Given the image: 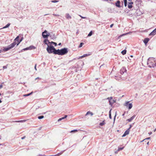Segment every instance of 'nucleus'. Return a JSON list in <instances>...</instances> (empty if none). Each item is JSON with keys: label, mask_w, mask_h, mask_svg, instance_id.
Masks as SVG:
<instances>
[{"label": "nucleus", "mask_w": 156, "mask_h": 156, "mask_svg": "<svg viewBox=\"0 0 156 156\" xmlns=\"http://www.w3.org/2000/svg\"><path fill=\"white\" fill-rule=\"evenodd\" d=\"M3 69H6L7 68V67L6 66H4L3 67Z\"/></svg>", "instance_id": "obj_44"}, {"label": "nucleus", "mask_w": 156, "mask_h": 156, "mask_svg": "<svg viewBox=\"0 0 156 156\" xmlns=\"http://www.w3.org/2000/svg\"><path fill=\"white\" fill-rule=\"evenodd\" d=\"M125 113H126V112H124V113L122 115V116H124L125 114Z\"/></svg>", "instance_id": "obj_57"}, {"label": "nucleus", "mask_w": 156, "mask_h": 156, "mask_svg": "<svg viewBox=\"0 0 156 156\" xmlns=\"http://www.w3.org/2000/svg\"><path fill=\"white\" fill-rule=\"evenodd\" d=\"M156 131V128L154 130V132H155Z\"/></svg>", "instance_id": "obj_59"}, {"label": "nucleus", "mask_w": 156, "mask_h": 156, "mask_svg": "<svg viewBox=\"0 0 156 156\" xmlns=\"http://www.w3.org/2000/svg\"><path fill=\"white\" fill-rule=\"evenodd\" d=\"M92 34V31H91L89 34L88 35V36H91Z\"/></svg>", "instance_id": "obj_31"}, {"label": "nucleus", "mask_w": 156, "mask_h": 156, "mask_svg": "<svg viewBox=\"0 0 156 156\" xmlns=\"http://www.w3.org/2000/svg\"><path fill=\"white\" fill-rule=\"evenodd\" d=\"M107 99L109 100V104L111 106H112L113 104L115 102V101L113 99H112V97L108 98Z\"/></svg>", "instance_id": "obj_9"}, {"label": "nucleus", "mask_w": 156, "mask_h": 156, "mask_svg": "<svg viewBox=\"0 0 156 156\" xmlns=\"http://www.w3.org/2000/svg\"><path fill=\"white\" fill-rule=\"evenodd\" d=\"M58 2V1L56 0H52L51 1V2L53 3H56Z\"/></svg>", "instance_id": "obj_38"}, {"label": "nucleus", "mask_w": 156, "mask_h": 156, "mask_svg": "<svg viewBox=\"0 0 156 156\" xmlns=\"http://www.w3.org/2000/svg\"><path fill=\"white\" fill-rule=\"evenodd\" d=\"M42 37L44 38H47L49 36L51 37V35H50V34L48 32V31L46 30H44L42 32Z\"/></svg>", "instance_id": "obj_5"}, {"label": "nucleus", "mask_w": 156, "mask_h": 156, "mask_svg": "<svg viewBox=\"0 0 156 156\" xmlns=\"http://www.w3.org/2000/svg\"><path fill=\"white\" fill-rule=\"evenodd\" d=\"M111 110H112V109H111L109 111V115H111Z\"/></svg>", "instance_id": "obj_45"}, {"label": "nucleus", "mask_w": 156, "mask_h": 156, "mask_svg": "<svg viewBox=\"0 0 156 156\" xmlns=\"http://www.w3.org/2000/svg\"><path fill=\"white\" fill-rule=\"evenodd\" d=\"M150 139V137H148V138H146L144 140H142V141H145V140H148V139Z\"/></svg>", "instance_id": "obj_42"}, {"label": "nucleus", "mask_w": 156, "mask_h": 156, "mask_svg": "<svg viewBox=\"0 0 156 156\" xmlns=\"http://www.w3.org/2000/svg\"><path fill=\"white\" fill-rule=\"evenodd\" d=\"M149 40H150V39L149 38H145L144 39L143 41H144V44L145 45H146L147 44L148 42V41H149Z\"/></svg>", "instance_id": "obj_16"}, {"label": "nucleus", "mask_w": 156, "mask_h": 156, "mask_svg": "<svg viewBox=\"0 0 156 156\" xmlns=\"http://www.w3.org/2000/svg\"><path fill=\"white\" fill-rule=\"evenodd\" d=\"M2 87V85L1 84L0 85V89H1Z\"/></svg>", "instance_id": "obj_52"}, {"label": "nucleus", "mask_w": 156, "mask_h": 156, "mask_svg": "<svg viewBox=\"0 0 156 156\" xmlns=\"http://www.w3.org/2000/svg\"><path fill=\"white\" fill-rule=\"evenodd\" d=\"M132 125H129V128L128 129H129V131H130V129L131 128V127H132Z\"/></svg>", "instance_id": "obj_40"}, {"label": "nucleus", "mask_w": 156, "mask_h": 156, "mask_svg": "<svg viewBox=\"0 0 156 156\" xmlns=\"http://www.w3.org/2000/svg\"><path fill=\"white\" fill-rule=\"evenodd\" d=\"M135 115H134L132 116L130 118L127 119V121L129 122H130L135 118Z\"/></svg>", "instance_id": "obj_18"}, {"label": "nucleus", "mask_w": 156, "mask_h": 156, "mask_svg": "<svg viewBox=\"0 0 156 156\" xmlns=\"http://www.w3.org/2000/svg\"><path fill=\"white\" fill-rule=\"evenodd\" d=\"M71 67H72V69H75V66H73Z\"/></svg>", "instance_id": "obj_54"}, {"label": "nucleus", "mask_w": 156, "mask_h": 156, "mask_svg": "<svg viewBox=\"0 0 156 156\" xmlns=\"http://www.w3.org/2000/svg\"><path fill=\"white\" fill-rule=\"evenodd\" d=\"M83 64V62L82 61H79L75 65V68H76V69L75 70V71L76 72H77V70H79L78 68L80 67V65H82Z\"/></svg>", "instance_id": "obj_6"}, {"label": "nucleus", "mask_w": 156, "mask_h": 156, "mask_svg": "<svg viewBox=\"0 0 156 156\" xmlns=\"http://www.w3.org/2000/svg\"><path fill=\"white\" fill-rule=\"evenodd\" d=\"M65 151V150H64V151H62V152H60V153H58L57 154H56V155H58H58H60L61 154H62L63 153V152L64 151Z\"/></svg>", "instance_id": "obj_35"}, {"label": "nucleus", "mask_w": 156, "mask_h": 156, "mask_svg": "<svg viewBox=\"0 0 156 156\" xmlns=\"http://www.w3.org/2000/svg\"><path fill=\"white\" fill-rule=\"evenodd\" d=\"M41 78H40L39 77H37V78H36V79H35V80H37V79H40Z\"/></svg>", "instance_id": "obj_55"}, {"label": "nucleus", "mask_w": 156, "mask_h": 156, "mask_svg": "<svg viewBox=\"0 0 156 156\" xmlns=\"http://www.w3.org/2000/svg\"><path fill=\"white\" fill-rule=\"evenodd\" d=\"M109 115V118L110 119H112V116H111V115Z\"/></svg>", "instance_id": "obj_48"}, {"label": "nucleus", "mask_w": 156, "mask_h": 156, "mask_svg": "<svg viewBox=\"0 0 156 156\" xmlns=\"http://www.w3.org/2000/svg\"><path fill=\"white\" fill-rule=\"evenodd\" d=\"M61 43H59L58 44V45H61Z\"/></svg>", "instance_id": "obj_60"}, {"label": "nucleus", "mask_w": 156, "mask_h": 156, "mask_svg": "<svg viewBox=\"0 0 156 156\" xmlns=\"http://www.w3.org/2000/svg\"><path fill=\"white\" fill-rule=\"evenodd\" d=\"M90 115L91 116H92L93 115V114L92 112H91L89 111L87 112L86 114L85 115L86 116L87 115Z\"/></svg>", "instance_id": "obj_19"}, {"label": "nucleus", "mask_w": 156, "mask_h": 156, "mask_svg": "<svg viewBox=\"0 0 156 156\" xmlns=\"http://www.w3.org/2000/svg\"><path fill=\"white\" fill-rule=\"evenodd\" d=\"M129 129H127L124 132V133L122 135V137H124L126 135H128L129 132Z\"/></svg>", "instance_id": "obj_12"}, {"label": "nucleus", "mask_w": 156, "mask_h": 156, "mask_svg": "<svg viewBox=\"0 0 156 156\" xmlns=\"http://www.w3.org/2000/svg\"><path fill=\"white\" fill-rule=\"evenodd\" d=\"M3 51H4L3 50L2 51L0 49V53L2 52Z\"/></svg>", "instance_id": "obj_56"}, {"label": "nucleus", "mask_w": 156, "mask_h": 156, "mask_svg": "<svg viewBox=\"0 0 156 156\" xmlns=\"http://www.w3.org/2000/svg\"><path fill=\"white\" fill-rule=\"evenodd\" d=\"M68 51V49L67 48H64L61 49H58L56 50V54L59 55H63L66 54Z\"/></svg>", "instance_id": "obj_3"}, {"label": "nucleus", "mask_w": 156, "mask_h": 156, "mask_svg": "<svg viewBox=\"0 0 156 156\" xmlns=\"http://www.w3.org/2000/svg\"><path fill=\"white\" fill-rule=\"evenodd\" d=\"M115 6L118 7L120 8L121 7L120 5V2L119 0H118L115 3Z\"/></svg>", "instance_id": "obj_11"}, {"label": "nucleus", "mask_w": 156, "mask_h": 156, "mask_svg": "<svg viewBox=\"0 0 156 156\" xmlns=\"http://www.w3.org/2000/svg\"><path fill=\"white\" fill-rule=\"evenodd\" d=\"M90 55V54H84L83 55L79 57V58H78L77 59H81L83 57H85L86 56H88Z\"/></svg>", "instance_id": "obj_17"}, {"label": "nucleus", "mask_w": 156, "mask_h": 156, "mask_svg": "<svg viewBox=\"0 0 156 156\" xmlns=\"http://www.w3.org/2000/svg\"><path fill=\"white\" fill-rule=\"evenodd\" d=\"M44 118V116L43 115H41L39 116L38 117V118L39 119H41Z\"/></svg>", "instance_id": "obj_28"}, {"label": "nucleus", "mask_w": 156, "mask_h": 156, "mask_svg": "<svg viewBox=\"0 0 156 156\" xmlns=\"http://www.w3.org/2000/svg\"><path fill=\"white\" fill-rule=\"evenodd\" d=\"M124 147H118V151H120L122 150L123 149Z\"/></svg>", "instance_id": "obj_30"}, {"label": "nucleus", "mask_w": 156, "mask_h": 156, "mask_svg": "<svg viewBox=\"0 0 156 156\" xmlns=\"http://www.w3.org/2000/svg\"><path fill=\"white\" fill-rule=\"evenodd\" d=\"M65 17L68 20L72 18L71 16L69 13H67L66 14Z\"/></svg>", "instance_id": "obj_15"}, {"label": "nucleus", "mask_w": 156, "mask_h": 156, "mask_svg": "<svg viewBox=\"0 0 156 156\" xmlns=\"http://www.w3.org/2000/svg\"><path fill=\"white\" fill-rule=\"evenodd\" d=\"M120 73L122 75L124 73H126L127 70L126 68L124 67H123L120 70Z\"/></svg>", "instance_id": "obj_10"}, {"label": "nucleus", "mask_w": 156, "mask_h": 156, "mask_svg": "<svg viewBox=\"0 0 156 156\" xmlns=\"http://www.w3.org/2000/svg\"><path fill=\"white\" fill-rule=\"evenodd\" d=\"M10 25V23H9L6 24L5 26L2 29H5L8 27Z\"/></svg>", "instance_id": "obj_21"}, {"label": "nucleus", "mask_w": 156, "mask_h": 156, "mask_svg": "<svg viewBox=\"0 0 156 156\" xmlns=\"http://www.w3.org/2000/svg\"><path fill=\"white\" fill-rule=\"evenodd\" d=\"M47 52L49 53H53L54 54L56 55V50L54 47L52 45H48L46 49Z\"/></svg>", "instance_id": "obj_4"}, {"label": "nucleus", "mask_w": 156, "mask_h": 156, "mask_svg": "<svg viewBox=\"0 0 156 156\" xmlns=\"http://www.w3.org/2000/svg\"><path fill=\"white\" fill-rule=\"evenodd\" d=\"M77 131V129H74L72 130H71L70 132L71 133H75Z\"/></svg>", "instance_id": "obj_33"}, {"label": "nucleus", "mask_w": 156, "mask_h": 156, "mask_svg": "<svg viewBox=\"0 0 156 156\" xmlns=\"http://www.w3.org/2000/svg\"><path fill=\"white\" fill-rule=\"evenodd\" d=\"M118 151H118V150H117V151H115V154H117Z\"/></svg>", "instance_id": "obj_51"}, {"label": "nucleus", "mask_w": 156, "mask_h": 156, "mask_svg": "<svg viewBox=\"0 0 156 156\" xmlns=\"http://www.w3.org/2000/svg\"><path fill=\"white\" fill-rule=\"evenodd\" d=\"M33 93V92H32L31 93L27 94H23V96L24 97H27L30 96V95H31L32 93Z\"/></svg>", "instance_id": "obj_23"}, {"label": "nucleus", "mask_w": 156, "mask_h": 156, "mask_svg": "<svg viewBox=\"0 0 156 156\" xmlns=\"http://www.w3.org/2000/svg\"><path fill=\"white\" fill-rule=\"evenodd\" d=\"M41 128H42V127H40V128H39V129H38V130H41Z\"/></svg>", "instance_id": "obj_50"}, {"label": "nucleus", "mask_w": 156, "mask_h": 156, "mask_svg": "<svg viewBox=\"0 0 156 156\" xmlns=\"http://www.w3.org/2000/svg\"><path fill=\"white\" fill-rule=\"evenodd\" d=\"M36 66H37V65L36 64H35V66H34V69H35V70H37V68H36Z\"/></svg>", "instance_id": "obj_46"}, {"label": "nucleus", "mask_w": 156, "mask_h": 156, "mask_svg": "<svg viewBox=\"0 0 156 156\" xmlns=\"http://www.w3.org/2000/svg\"><path fill=\"white\" fill-rule=\"evenodd\" d=\"M156 34V30L155 29L153 30L149 34V36H154Z\"/></svg>", "instance_id": "obj_13"}, {"label": "nucleus", "mask_w": 156, "mask_h": 156, "mask_svg": "<svg viewBox=\"0 0 156 156\" xmlns=\"http://www.w3.org/2000/svg\"><path fill=\"white\" fill-rule=\"evenodd\" d=\"M26 137V136H24L22 137H21V139L22 140H23Z\"/></svg>", "instance_id": "obj_47"}, {"label": "nucleus", "mask_w": 156, "mask_h": 156, "mask_svg": "<svg viewBox=\"0 0 156 156\" xmlns=\"http://www.w3.org/2000/svg\"><path fill=\"white\" fill-rule=\"evenodd\" d=\"M50 43H51L50 44H53V45H55V46H56L57 45V43L55 42L51 41V42H50Z\"/></svg>", "instance_id": "obj_29"}, {"label": "nucleus", "mask_w": 156, "mask_h": 156, "mask_svg": "<svg viewBox=\"0 0 156 156\" xmlns=\"http://www.w3.org/2000/svg\"><path fill=\"white\" fill-rule=\"evenodd\" d=\"M124 105L127 107H128V109H131L133 105L132 103H129V101H128L126 102L124 104Z\"/></svg>", "instance_id": "obj_7"}, {"label": "nucleus", "mask_w": 156, "mask_h": 156, "mask_svg": "<svg viewBox=\"0 0 156 156\" xmlns=\"http://www.w3.org/2000/svg\"><path fill=\"white\" fill-rule=\"evenodd\" d=\"M116 116V113L115 115L114 116V122H115Z\"/></svg>", "instance_id": "obj_43"}, {"label": "nucleus", "mask_w": 156, "mask_h": 156, "mask_svg": "<svg viewBox=\"0 0 156 156\" xmlns=\"http://www.w3.org/2000/svg\"><path fill=\"white\" fill-rule=\"evenodd\" d=\"M135 10H136V14L137 16H140L142 14V12L139 9V6H136V8L134 7Z\"/></svg>", "instance_id": "obj_8"}, {"label": "nucleus", "mask_w": 156, "mask_h": 156, "mask_svg": "<svg viewBox=\"0 0 156 156\" xmlns=\"http://www.w3.org/2000/svg\"><path fill=\"white\" fill-rule=\"evenodd\" d=\"M79 16H80L82 19H86L87 18L86 17L82 16H81L80 15H79Z\"/></svg>", "instance_id": "obj_39"}, {"label": "nucleus", "mask_w": 156, "mask_h": 156, "mask_svg": "<svg viewBox=\"0 0 156 156\" xmlns=\"http://www.w3.org/2000/svg\"><path fill=\"white\" fill-rule=\"evenodd\" d=\"M67 117V115H65L64 117H62L61 118L59 119L58 120V121H60L62 120V119H65Z\"/></svg>", "instance_id": "obj_20"}, {"label": "nucleus", "mask_w": 156, "mask_h": 156, "mask_svg": "<svg viewBox=\"0 0 156 156\" xmlns=\"http://www.w3.org/2000/svg\"><path fill=\"white\" fill-rule=\"evenodd\" d=\"M23 37L22 38H21V39H20V41L18 42V43L17 44V46L20 43V42L22 41L23 40Z\"/></svg>", "instance_id": "obj_37"}, {"label": "nucleus", "mask_w": 156, "mask_h": 156, "mask_svg": "<svg viewBox=\"0 0 156 156\" xmlns=\"http://www.w3.org/2000/svg\"><path fill=\"white\" fill-rule=\"evenodd\" d=\"M126 49L122 50L121 52V53L123 55H124L126 53Z\"/></svg>", "instance_id": "obj_24"}, {"label": "nucleus", "mask_w": 156, "mask_h": 156, "mask_svg": "<svg viewBox=\"0 0 156 156\" xmlns=\"http://www.w3.org/2000/svg\"><path fill=\"white\" fill-rule=\"evenodd\" d=\"M147 65L150 68L154 67L156 66V60L153 58H148Z\"/></svg>", "instance_id": "obj_2"}, {"label": "nucleus", "mask_w": 156, "mask_h": 156, "mask_svg": "<svg viewBox=\"0 0 156 156\" xmlns=\"http://www.w3.org/2000/svg\"><path fill=\"white\" fill-rule=\"evenodd\" d=\"M152 132H149V133H148V134H149L150 135H151V134H152Z\"/></svg>", "instance_id": "obj_53"}, {"label": "nucleus", "mask_w": 156, "mask_h": 156, "mask_svg": "<svg viewBox=\"0 0 156 156\" xmlns=\"http://www.w3.org/2000/svg\"><path fill=\"white\" fill-rule=\"evenodd\" d=\"M29 50V47H27V48H24V49H23L22 50V51H23L27 50Z\"/></svg>", "instance_id": "obj_34"}, {"label": "nucleus", "mask_w": 156, "mask_h": 156, "mask_svg": "<svg viewBox=\"0 0 156 156\" xmlns=\"http://www.w3.org/2000/svg\"><path fill=\"white\" fill-rule=\"evenodd\" d=\"M128 1H132V0H128Z\"/></svg>", "instance_id": "obj_64"}, {"label": "nucleus", "mask_w": 156, "mask_h": 156, "mask_svg": "<svg viewBox=\"0 0 156 156\" xmlns=\"http://www.w3.org/2000/svg\"><path fill=\"white\" fill-rule=\"evenodd\" d=\"M113 25H114L113 24H111L110 25V27L111 28H112L113 27Z\"/></svg>", "instance_id": "obj_49"}, {"label": "nucleus", "mask_w": 156, "mask_h": 156, "mask_svg": "<svg viewBox=\"0 0 156 156\" xmlns=\"http://www.w3.org/2000/svg\"><path fill=\"white\" fill-rule=\"evenodd\" d=\"M133 6L132 5L128 4V7L129 9H131L133 7Z\"/></svg>", "instance_id": "obj_32"}, {"label": "nucleus", "mask_w": 156, "mask_h": 156, "mask_svg": "<svg viewBox=\"0 0 156 156\" xmlns=\"http://www.w3.org/2000/svg\"><path fill=\"white\" fill-rule=\"evenodd\" d=\"M29 50H32L35 49V47L33 45L30 46V47H28Z\"/></svg>", "instance_id": "obj_22"}, {"label": "nucleus", "mask_w": 156, "mask_h": 156, "mask_svg": "<svg viewBox=\"0 0 156 156\" xmlns=\"http://www.w3.org/2000/svg\"><path fill=\"white\" fill-rule=\"evenodd\" d=\"M133 4V2H128V4L131 5H132Z\"/></svg>", "instance_id": "obj_41"}, {"label": "nucleus", "mask_w": 156, "mask_h": 156, "mask_svg": "<svg viewBox=\"0 0 156 156\" xmlns=\"http://www.w3.org/2000/svg\"><path fill=\"white\" fill-rule=\"evenodd\" d=\"M83 44H84L83 43V42L80 43L79 47V48L81 47L83 45Z\"/></svg>", "instance_id": "obj_36"}, {"label": "nucleus", "mask_w": 156, "mask_h": 156, "mask_svg": "<svg viewBox=\"0 0 156 156\" xmlns=\"http://www.w3.org/2000/svg\"><path fill=\"white\" fill-rule=\"evenodd\" d=\"M149 144V142H148L147 143V145H148Z\"/></svg>", "instance_id": "obj_62"}, {"label": "nucleus", "mask_w": 156, "mask_h": 156, "mask_svg": "<svg viewBox=\"0 0 156 156\" xmlns=\"http://www.w3.org/2000/svg\"><path fill=\"white\" fill-rule=\"evenodd\" d=\"M124 4L125 7H126L127 5V0H124Z\"/></svg>", "instance_id": "obj_27"}, {"label": "nucleus", "mask_w": 156, "mask_h": 156, "mask_svg": "<svg viewBox=\"0 0 156 156\" xmlns=\"http://www.w3.org/2000/svg\"><path fill=\"white\" fill-rule=\"evenodd\" d=\"M15 42H14L12 43L11 44L7 47H5L3 49V51H4L5 52L9 50L12 49L13 48L15 45L18 43V42L20 41L19 40V36H17L16 38L15 39Z\"/></svg>", "instance_id": "obj_1"}, {"label": "nucleus", "mask_w": 156, "mask_h": 156, "mask_svg": "<svg viewBox=\"0 0 156 156\" xmlns=\"http://www.w3.org/2000/svg\"><path fill=\"white\" fill-rule=\"evenodd\" d=\"M105 120H104L102 121V122H101L100 124H99V125L100 126H103L104 125H105Z\"/></svg>", "instance_id": "obj_25"}, {"label": "nucleus", "mask_w": 156, "mask_h": 156, "mask_svg": "<svg viewBox=\"0 0 156 156\" xmlns=\"http://www.w3.org/2000/svg\"><path fill=\"white\" fill-rule=\"evenodd\" d=\"M103 66V65H101L100 66V68H101V66Z\"/></svg>", "instance_id": "obj_61"}, {"label": "nucleus", "mask_w": 156, "mask_h": 156, "mask_svg": "<svg viewBox=\"0 0 156 156\" xmlns=\"http://www.w3.org/2000/svg\"><path fill=\"white\" fill-rule=\"evenodd\" d=\"M121 7H123V3H122V5Z\"/></svg>", "instance_id": "obj_63"}, {"label": "nucleus", "mask_w": 156, "mask_h": 156, "mask_svg": "<svg viewBox=\"0 0 156 156\" xmlns=\"http://www.w3.org/2000/svg\"><path fill=\"white\" fill-rule=\"evenodd\" d=\"M45 39L43 41V42L45 44L47 45L48 46V42L49 44H50L51 43L50 41H49V40L48 39H47V38Z\"/></svg>", "instance_id": "obj_14"}, {"label": "nucleus", "mask_w": 156, "mask_h": 156, "mask_svg": "<svg viewBox=\"0 0 156 156\" xmlns=\"http://www.w3.org/2000/svg\"><path fill=\"white\" fill-rule=\"evenodd\" d=\"M112 0H105V1H111Z\"/></svg>", "instance_id": "obj_58"}, {"label": "nucleus", "mask_w": 156, "mask_h": 156, "mask_svg": "<svg viewBox=\"0 0 156 156\" xmlns=\"http://www.w3.org/2000/svg\"><path fill=\"white\" fill-rule=\"evenodd\" d=\"M26 120H19L17 121H16V122H24L26 121Z\"/></svg>", "instance_id": "obj_26"}]
</instances>
